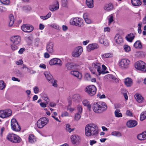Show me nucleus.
I'll list each match as a JSON object with an SVG mask.
<instances>
[{"label":"nucleus","instance_id":"72a5a7b5","mask_svg":"<svg viewBox=\"0 0 146 146\" xmlns=\"http://www.w3.org/2000/svg\"><path fill=\"white\" fill-rule=\"evenodd\" d=\"M113 8V5L110 3L106 5L104 7V9L106 11H109L112 10Z\"/></svg>","mask_w":146,"mask_h":146},{"label":"nucleus","instance_id":"c03bdc74","mask_svg":"<svg viewBox=\"0 0 146 146\" xmlns=\"http://www.w3.org/2000/svg\"><path fill=\"white\" fill-rule=\"evenodd\" d=\"M42 99L46 102V104L49 102V99L48 98V96L45 94H43L41 95Z\"/></svg>","mask_w":146,"mask_h":146},{"label":"nucleus","instance_id":"a878e982","mask_svg":"<svg viewBox=\"0 0 146 146\" xmlns=\"http://www.w3.org/2000/svg\"><path fill=\"white\" fill-rule=\"evenodd\" d=\"M135 37V36L133 33H130L128 35L125 37V38L129 42H131Z\"/></svg>","mask_w":146,"mask_h":146},{"label":"nucleus","instance_id":"37998d69","mask_svg":"<svg viewBox=\"0 0 146 146\" xmlns=\"http://www.w3.org/2000/svg\"><path fill=\"white\" fill-rule=\"evenodd\" d=\"M111 135L113 136L117 137H120L121 136V133L119 131H113L111 133Z\"/></svg>","mask_w":146,"mask_h":146},{"label":"nucleus","instance_id":"f704fd0d","mask_svg":"<svg viewBox=\"0 0 146 146\" xmlns=\"http://www.w3.org/2000/svg\"><path fill=\"white\" fill-rule=\"evenodd\" d=\"M29 142L31 143H33L36 141L35 137L33 135H30L29 137Z\"/></svg>","mask_w":146,"mask_h":146},{"label":"nucleus","instance_id":"3c124183","mask_svg":"<svg viewBox=\"0 0 146 146\" xmlns=\"http://www.w3.org/2000/svg\"><path fill=\"white\" fill-rule=\"evenodd\" d=\"M51 15V13H49L46 16H40V17L41 19L43 20H46L50 17Z\"/></svg>","mask_w":146,"mask_h":146},{"label":"nucleus","instance_id":"9d476101","mask_svg":"<svg viewBox=\"0 0 146 146\" xmlns=\"http://www.w3.org/2000/svg\"><path fill=\"white\" fill-rule=\"evenodd\" d=\"M49 64L50 66L55 65L61 66L62 64V62L58 58H54L50 60L49 61Z\"/></svg>","mask_w":146,"mask_h":146},{"label":"nucleus","instance_id":"79ce46f5","mask_svg":"<svg viewBox=\"0 0 146 146\" xmlns=\"http://www.w3.org/2000/svg\"><path fill=\"white\" fill-rule=\"evenodd\" d=\"M92 65V67L94 68L96 70H98V69L100 68V67H101L100 64L98 63H93Z\"/></svg>","mask_w":146,"mask_h":146},{"label":"nucleus","instance_id":"5701e85b","mask_svg":"<svg viewBox=\"0 0 146 146\" xmlns=\"http://www.w3.org/2000/svg\"><path fill=\"white\" fill-rule=\"evenodd\" d=\"M124 83L126 86H130L133 84L132 80L130 78H127L125 79Z\"/></svg>","mask_w":146,"mask_h":146},{"label":"nucleus","instance_id":"20e7f679","mask_svg":"<svg viewBox=\"0 0 146 146\" xmlns=\"http://www.w3.org/2000/svg\"><path fill=\"white\" fill-rule=\"evenodd\" d=\"M135 68L143 71H146V64L142 61H139L136 62L135 64Z\"/></svg>","mask_w":146,"mask_h":146},{"label":"nucleus","instance_id":"423d86ee","mask_svg":"<svg viewBox=\"0 0 146 146\" xmlns=\"http://www.w3.org/2000/svg\"><path fill=\"white\" fill-rule=\"evenodd\" d=\"M130 63V61L127 59H123L119 62V66L122 69H125L128 68Z\"/></svg>","mask_w":146,"mask_h":146},{"label":"nucleus","instance_id":"0e129e2a","mask_svg":"<svg viewBox=\"0 0 146 146\" xmlns=\"http://www.w3.org/2000/svg\"><path fill=\"white\" fill-rule=\"evenodd\" d=\"M89 69L90 71L92 72V73L94 74L96 71V70L93 67H92H92H90Z\"/></svg>","mask_w":146,"mask_h":146},{"label":"nucleus","instance_id":"6e6552de","mask_svg":"<svg viewBox=\"0 0 146 146\" xmlns=\"http://www.w3.org/2000/svg\"><path fill=\"white\" fill-rule=\"evenodd\" d=\"M83 52L82 48L81 46L76 47L72 53V56L74 57H79Z\"/></svg>","mask_w":146,"mask_h":146},{"label":"nucleus","instance_id":"f8f14e48","mask_svg":"<svg viewBox=\"0 0 146 146\" xmlns=\"http://www.w3.org/2000/svg\"><path fill=\"white\" fill-rule=\"evenodd\" d=\"M22 30L25 32L29 33L32 31L33 29V26L25 24L21 27Z\"/></svg>","mask_w":146,"mask_h":146},{"label":"nucleus","instance_id":"680f3d73","mask_svg":"<svg viewBox=\"0 0 146 146\" xmlns=\"http://www.w3.org/2000/svg\"><path fill=\"white\" fill-rule=\"evenodd\" d=\"M15 72L18 76H21L22 75V73L18 69L15 70Z\"/></svg>","mask_w":146,"mask_h":146},{"label":"nucleus","instance_id":"5fc2aeb1","mask_svg":"<svg viewBox=\"0 0 146 146\" xmlns=\"http://www.w3.org/2000/svg\"><path fill=\"white\" fill-rule=\"evenodd\" d=\"M137 138L139 140H140L145 139H144V136L142 133L138 135Z\"/></svg>","mask_w":146,"mask_h":146},{"label":"nucleus","instance_id":"4be33fe9","mask_svg":"<svg viewBox=\"0 0 146 146\" xmlns=\"http://www.w3.org/2000/svg\"><path fill=\"white\" fill-rule=\"evenodd\" d=\"M135 97L136 101L139 103H141L144 101L143 98L140 94H136L135 96Z\"/></svg>","mask_w":146,"mask_h":146},{"label":"nucleus","instance_id":"c85d7f7f","mask_svg":"<svg viewBox=\"0 0 146 146\" xmlns=\"http://www.w3.org/2000/svg\"><path fill=\"white\" fill-rule=\"evenodd\" d=\"M86 3L88 8H92L94 7L93 0H86Z\"/></svg>","mask_w":146,"mask_h":146},{"label":"nucleus","instance_id":"6e6d98bb","mask_svg":"<svg viewBox=\"0 0 146 146\" xmlns=\"http://www.w3.org/2000/svg\"><path fill=\"white\" fill-rule=\"evenodd\" d=\"M11 49L13 51L15 50L18 48V46L14 44H11Z\"/></svg>","mask_w":146,"mask_h":146},{"label":"nucleus","instance_id":"aec40b11","mask_svg":"<svg viewBox=\"0 0 146 146\" xmlns=\"http://www.w3.org/2000/svg\"><path fill=\"white\" fill-rule=\"evenodd\" d=\"M99 41L101 44H103L105 45H107L108 43L105 38L104 35H102L99 37Z\"/></svg>","mask_w":146,"mask_h":146},{"label":"nucleus","instance_id":"bb28decb","mask_svg":"<svg viewBox=\"0 0 146 146\" xmlns=\"http://www.w3.org/2000/svg\"><path fill=\"white\" fill-rule=\"evenodd\" d=\"M134 46L135 48L138 49H141L142 47L141 43L139 40L135 42L134 44Z\"/></svg>","mask_w":146,"mask_h":146},{"label":"nucleus","instance_id":"774afa93","mask_svg":"<svg viewBox=\"0 0 146 146\" xmlns=\"http://www.w3.org/2000/svg\"><path fill=\"white\" fill-rule=\"evenodd\" d=\"M110 29L109 27H106L104 28V32H109L110 31Z\"/></svg>","mask_w":146,"mask_h":146},{"label":"nucleus","instance_id":"a18cd8bd","mask_svg":"<svg viewBox=\"0 0 146 146\" xmlns=\"http://www.w3.org/2000/svg\"><path fill=\"white\" fill-rule=\"evenodd\" d=\"M14 135L13 133H9L7 136V139L10 142H11L13 136Z\"/></svg>","mask_w":146,"mask_h":146},{"label":"nucleus","instance_id":"412c9836","mask_svg":"<svg viewBox=\"0 0 146 146\" xmlns=\"http://www.w3.org/2000/svg\"><path fill=\"white\" fill-rule=\"evenodd\" d=\"M114 38L117 44H121L123 42V39L121 36L119 34L116 35Z\"/></svg>","mask_w":146,"mask_h":146},{"label":"nucleus","instance_id":"f03ea898","mask_svg":"<svg viewBox=\"0 0 146 146\" xmlns=\"http://www.w3.org/2000/svg\"><path fill=\"white\" fill-rule=\"evenodd\" d=\"M102 104L100 102L94 103L92 106L93 111L96 113H102L107 109L106 105L105 103Z\"/></svg>","mask_w":146,"mask_h":146},{"label":"nucleus","instance_id":"338daca9","mask_svg":"<svg viewBox=\"0 0 146 146\" xmlns=\"http://www.w3.org/2000/svg\"><path fill=\"white\" fill-rule=\"evenodd\" d=\"M68 114L66 111H64L61 114L62 117H66L68 116Z\"/></svg>","mask_w":146,"mask_h":146},{"label":"nucleus","instance_id":"2eb2a0df","mask_svg":"<svg viewBox=\"0 0 146 146\" xmlns=\"http://www.w3.org/2000/svg\"><path fill=\"white\" fill-rule=\"evenodd\" d=\"M137 124V122L134 120H129L126 123L127 127L129 128L134 127L136 126Z\"/></svg>","mask_w":146,"mask_h":146},{"label":"nucleus","instance_id":"603ef678","mask_svg":"<svg viewBox=\"0 0 146 146\" xmlns=\"http://www.w3.org/2000/svg\"><path fill=\"white\" fill-rule=\"evenodd\" d=\"M77 109L78 113H81L82 111V106L80 105H78L77 106Z\"/></svg>","mask_w":146,"mask_h":146},{"label":"nucleus","instance_id":"6ab92c4d","mask_svg":"<svg viewBox=\"0 0 146 146\" xmlns=\"http://www.w3.org/2000/svg\"><path fill=\"white\" fill-rule=\"evenodd\" d=\"M21 138L16 134H14L11 142L14 143H19L21 141Z\"/></svg>","mask_w":146,"mask_h":146},{"label":"nucleus","instance_id":"7c9ffc66","mask_svg":"<svg viewBox=\"0 0 146 146\" xmlns=\"http://www.w3.org/2000/svg\"><path fill=\"white\" fill-rule=\"evenodd\" d=\"M44 74L46 77L48 81H50V82H51L53 80L52 79V76L49 73L45 72Z\"/></svg>","mask_w":146,"mask_h":146},{"label":"nucleus","instance_id":"a19ab883","mask_svg":"<svg viewBox=\"0 0 146 146\" xmlns=\"http://www.w3.org/2000/svg\"><path fill=\"white\" fill-rule=\"evenodd\" d=\"M66 66L67 69L71 70L74 66V65L72 63H68L66 64Z\"/></svg>","mask_w":146,"mask_h":146},{"label":"nucleus","instance_id":"864d4df0","mask_svg":"<svg viewBox=\"0 0 146 146\" xmlns=\"http://www.w3.org/2000/svg\"><path fill=\"white\" fill-rule=\"evenodd\" d=\"M0 2L1 3L5 5H8L10 2L9 0H0Z\"/></svg>","mask_w":146,"mask_h":146},{"label":"nucleus","instance_id":"8fccbe9b","mask_svg":"<svg viewBox=\"0 0 146 146\" xmlns=\"http://www.w3.org/2000/svg\"><path fill=\"white\" fill-rule=\"evenodd\" d=\"M142 25V24L141 23H140L138 24V32L139 34L141 33L142 32L141 29Z\"/></svg>","mask_w":146,"mask_h":146},{"label":"nucleus","instance_id":"052dcab7","mask_svg":"<svg viewBox=\"0 0 146 146\" xmlns=\"http://www.w3.org/2000/svg\"><path fill=\"white\" fill-rule=\"evenodd\" d=\"M67 3V0H62V5L63 6L66 7Z\"/></svg>","mask_w":146,"mask_h":146},{"label":"nucleus","instance_id":"39448f33","mask_svg":"<svg viewBox=\"0 0 146 146\" xmlns=\"http://www.w3.org/2000/svg\"><path fill=\"white\" fill-rule=\"evenodd\" d=\"M48 119L46 117L41 118L37 122V126L39 128H42L48 123Z\"/></svg>","mask_w":146,"mask_h":146},{"label":"nucleus","instance_id":"4d7b16f0","mask_svg":"<svg viewBox=\"0 0 146 146\" xmlns=\"http://www.w3.org/2000/svg\"><path fill=\"white\" fill-rule=\"evenodd\" d=\"M108 24L110 25L113 21V16L111 15H110L109 18H108Z\"/></svg>","mask_w":146,"mask_h":146},{"label":"nucleus","instance_id":"ddd939ff","mask_svg":"<svg viewBox=\"0 0 146 146\" xmlns=\"http://www.w3.org/2000/svg\"><path fill=\"white\" fill-rule=\"evenodd\" d=\"M53 47L54 44L53 43L51 42H48L46 44V50L49 53L52 54L54 51Z\"/></svg>","mask_w":146,"mask_h":146},{"label":"nucleus","instance_id":"4c0bfd02","mask_svg":"<svg viewBox=\"0 0 146 146\" xmlns=\"http://www.w3.org/2000/svg\"><path fill=\"white\" fill-rule=\"evenodd\" d=\"M6 84L2 80H0V90H3L6 87Z\"/></svg>","mask_w":146,"mask_h":146},{"label":"nucleus","instance_id":"473e14b6","mask_svg":"<svg viewBox=\"0 0 146 146\" xmlns=\"http://www.w3.org/2000/svg\"><path fill=\"white\" fill-rule=\"evenodd\" d=\"M114 114L115 116L117 117H121L122 116V115L121 112H120V110L119 109L116 110Z\"/></svg>","mask_w":146,"mask_h":146},{"label":"nucleus","instance_id":"dca6fc26","mask_svg":"<svg viewBox=\"0 0 146 146\" xmlns=\"http://www.w3.org/2000/svg\"><path fill=\"white\" fill-rule=\"evenodd\" d=\"M70 139L72 143L74 144H76L80 139V137L78 135L75 134L72 135Z\"/></svg>","mask_w":146,"mask_h":146},{"label":"nucleus","instance_id":"69168bd1","mask_svg":"<svg viewBox=\"0 0 146 146\" xmlns=\"http://www.w3.org/2000/svg\"><path fill=\"white\" fill-rule=\"evenodd\" d=\"M25 50V49L24 48H21L18 51V53L20 54H22L23 53L24 51Z\"/></svg>","mask_w":146,"mask_h":146},{"label":"nucleus","instance_id":"0eeeda50","mask_svg":"<svg viewBox=\"0 0 146 146\" xmlns=\"http://www.w3.org/2000/svg\"><path fill=\"white\" fill-rule=\"evenodd\" d=\"M11 126L12 129L14 131H19L21 128L15 119H13L11 121Z\"/></svg>","mask_w":146,"mask_h":146},{"label":"nucleus","instance_id":"9b49d317","mask_svg":"<svg viewBox=\"0 0 146 146\" xmlns=\"http://www.w3.org/2000/svg\"><path fill=\"white\" fill-rule=\"evenodd\" d=\"M70 24L73 25L81 27L82 23L81 21L78 17L72 18L70 21Z\"/></svg>","mask_w":146,"mask_h":146},{"label":"nucleus","instance_id":"4468645a","mask_svg":"<svg viewBox=\"0 0 146 146\" xmlns=\"http://www.w3.org/2000/svg\"><path fill=\"white\" fill-rule=\"evenodd\" d=\"M10 40L13 43L17 44L21 42V37L19 36H13L11 38Z\"/></svg>","mask_w":146,"mask_h":146},{"label":"nucleus","instance_id":"49530a36","mask_svg":"<svg viewBox=\"0 0 146 146\" xmlns=\"http://www.w3.org/2000/svg\"><path fill=\"white\" fill-rule=\"evenodd\" d=\"M123 48L125 51L127 52H129L131 50L130 47L129 46L126 44L123 46Z\"/></svg>","mask_w":146,"mask_h":146},{"label":"nucleus","instance_id":"b1692460","mask_svg":"<svg viewBox=\"0 0 146 146\" xmlns=\"http://www.w3.org/2000/svg\"><path fill=\"white\" fill-rule=\"evenodd\" d=\"M72 99L73 101L75 102H78L81 99V96L78 94H74L72 97Z\"/></svg>","mask_w":146,"mask_h":146},{"label":"nucleus","instance_id":"cd10ccee","mask_svg":"<svg viewBox=\"0 0 146 146\" xmlns=\"http://www.w3.org/2000/svg\"><path fill=\"white\" fill-rule=\"evenodd\" d=\"M84 18L87 24H90L92 23V20L90 19L88 13H85L84 15Z\"/></svg>","mask_w":146,"mask_h":146},{"label":"nucleus","instance_id":"2f4dec72","mask_svg":"<svg viewBox=\"0 0 146 146\" xmlns=\"http://www.w3.org/2000/svg\"><path fill=\"white\" fill-rule=\"evenodd\" d=\"M10 21L9 25L10 27L12 26L14 24V18L13 16L12 15H10L9 16Z\"/></svg>","mask_w":146,"mask_h":146},{"label":"nucleus","instance_id":"c9c22d12","mask_svg":"<svg viewBox=\"0 0 146 146\" xmlns=\"http://www.w3.org/2000/svg\"><path fill=\"white\" fill-rule=\"evenodd\" d=\"M56 4L55 5L53 6L50 9V10L51 11H56L59 9V4L58 1H56Z\"/></svg>","mask_w":146,"mask_h":146},{"label":"nucleus","instance_id":"13d9d810","mask_svg":"<svg viewBox=\"0 0 146 146\" xmlns=\"http://www.w3.org/2000/svg\"><path fill=\"white\" fill-rule=\"evenodd\" d=\"M28 72L31 74H33L36 73V71L33 70L31 68H28L27 69Z\"/></svg>","mask_w":146,"mask_h":146},{"label":"nucleus","instance_id":"de8ad7c7","mask_svg":"<svg viewBox=\"0 0 146 146\" xmlns=\"http://www.w3.org/2000/svg\"><path fill=\"white\" fill-rule=\"evenodd\" d=\"M84 79L86 80H90L91 79V77L90 75L88 73L85 74L84 77Z\"/></svg>","mask_w":146,"mask_h":146},{"label":"nucleus","instance_id":"c756f323","mask_svg":"<svg viewBox=\"0 0 146 146\" xmlns=\"http://www.w3.org/2000/svg\"><path fill=\"white\" fill-rule=\"evenodd\" d=\"M82 103L84 106L87 107L90 111L91 110V106L88 100H83L82 102Z\"/></svg>","mask_w":146,"mask_h":146},{"label":"nucleus","instance_id":"a211bd4d","mask_svg":"<svg viewBox=\"0 0 146 146\" xmlns=\"http://www.w3.org/2000/svg\"><path fill=\"white\" fill-rule=\"evenodd\" d=\"M71 74L72 75L76 77L79 80H81L82 77V75L78 71H72L71 72Z\"/></svg>","mask_w":146,"mask_h":146},{"label":"nucleus","instance_id":"1a4fd4ad","mask_svg":"<svg viewBox=\"0 0 146 146\" xmlns=\"http://www.w3.org/2000/svg\"><path fill=\"white\" fill-rule=\"evenodd\" d=\"M12 114L11 110L10 109H6L0 110V117L4 118L10 116Z\"/></svg>","mask_w":146,"mask_h":146},{"label":"nucleus","instance_id":"e433bc0d","mask_svg":"<svg viewBox=\"0 0 146 146\" xmlns=\"http://www.w3.org/2000/svg\"><path fill=\"white\" fill-rule=\"evenodd\" d=\"M97 71L99 75H100L101 74H104L108 73V72L107 71H104V70L101 68V66L100 67V68L98 69V70Z\"/></svg>","mask_w":146,"mask_h":146},{"label":"nucleus","instance_id":"09e8293b","mask_svg":"<svg viewBox=\"0 0 146 146\" xmlns=\"http://www.w3.org/2000/svg\"><path fill=\"white\" fill-rule=\"evenodd\" d=\"M66 129L70 133L71 132L74 130V129H71L70 127V125L69 124L66 125Z\"/></svg>","mask_w":146,"mask_h":146},{"label":"nucleus","instance_id":"f257e3e1","mask_svg":"<svg viewBox=\"0 0 146 146\" xmlns=\"http://www.w3.org/2000/svg\"><path fill=\"white\" fill-rule=\"evenodd\" d=\"M98 133L96 126L92 124H87L85 127V133L86 136H92L96 135Z\"/></svg>","mask_w":146,"mask_h":146},{"label":"nucleus","instance_id":"e2e57ef3","mask_svg":"<svg viewBox=\"0 0 146 146\" xmlns=\"http://www.w3.org/2000/svg\"><path fill=\"white\" fill-rule=\"evenodd\" d=\"M23 61L22 59H20L19 60L16 62V63L17 65H20L22 64L23 63Z\"/></svg>","mask_w":146,"mask_h":146},{"label":"nucleus","instance_id":"58836bf2","mask_svg":"<svg viewBox=\"0 0 146 146\" xmlns=\"http://www.w3.org/2000/svg\"><path fill=\"white\" fill-rule=\"evenodd\" d=\"M146 118V111H145L142 112L140 115V120L143 121Z\"/></svg>","mask_w":146,"mask_h":146},{"label":"nucleus","instance_id":"7ed1b4c3","mask_svg":"<svg viewBox=\"0 0 146 146\" xmlns=\"http://www.w3.org/2000/svg\"><path fill=\"white\" fill-rule=\"evenodd\" d=\"M96 90V88L94 85H90L86 87L85 91L90 96H92L95 94Z\"/></svg>","mask_w":146,"mask_h":146},{"label":"nucleus","instance_id":"f3484780","mask_svg":"<svg viewBox=\"0 0 146 146\" xmlns=\"http://www.w3.org/2000/svg\"><path fill=\"white\" fill-rule=\"evenodd\" d=\"M98 45L96 43L89 44L87 47V51L88 52L98 48Z\"/></svg>","mask_w":146,"mask_h":146},{"label":"nucleus","instance_id":"393cba45","mask_svg":"<svg viewBox=\"0 0 146 146\" xmlns=\"http://www.w3.org/2000/svg\"><path fill=\"white\" fill-rule=\"evenodd\" d=\"M131 3L133 6H139L142 4V2L140 0H131Z\"/></svg>","mask_w":146,"mask_h":146},{"label":"nucleus","instance_id":"ea45409f","mask_svg":"<svg viewBox=\"0 0 146 146\" xmlns=\"http://www.w3.org/2000/svg\"><path fill=\"white\" fill-rule=\"evenodd\" d=\"M112 56V54L110 53L104 54L102 55V57L104 58H107L108 57H111Z\"/></svg>","mask_w":146,"mask_h":146},{"label":"nucleus","instance_id":"bf43d9fd","mask_svg":"<svg viewBox=\"0 0 146 146\" xmlns=\"http://www.w3.org/2000/svg\"><path fill=\"white\" fill-rule=\"evenodd\" d=\"M80 113H78L75 115V119L76 120H79L81 117V116Z\"/></svg>","mask_w":146,"mask_h":146}]
</instances>
